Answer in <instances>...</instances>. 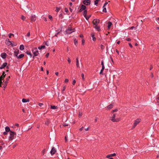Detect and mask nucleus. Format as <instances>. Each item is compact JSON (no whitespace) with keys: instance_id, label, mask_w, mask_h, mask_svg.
Segmentation results:
<instances>
[{"instance_id":"obj_1","label":"nucleus","mask_w":159,"mask_h":159,"mask_svg":"<svg viewBox=\"0 0 159 159\" xmlns=\"http://www.w3.org/2000/svg\"><path fill=\"white\" fill-rule=\"evenodd\" d=\"M4 74L5 72L3 71V74H2V75L1 76H0V86L2 87V88H3L4 89H5L6 87L7 84V83L10 78L9 76L7 78L6 80L5 81V84H3L2 80L5 77Z\"/></svg>"},{"instance_id":"obj_2","label":"nucleus","mask_w":159,"mask_h":159,"mask_svg":"<svg viewBox=\"0 0 159 159\" xmlns=\"http://www.w3.org/2000/svg\"><path fill=\"white\" fill-rule=\"evenodd\" d=\"M10 136L9 137V140H13L15 137H16V133L14 132H13L12 131H10Z\"/></svg>"},{"instance_id":"obj_3","label":"nucleus","mask_w":159,"mask_h":159,"mask_svg":"<svg viewBox=\"0 0 159 159\" xmlns=\"http://www.w3.org/2000/svg\"><path fill=\"white\" fill-rule=\"evenodd\" d=\"M32 51L34 56H36L38 55L39 54L37 48H34L32 49Z\"/></svg>"},{"instance_id":"obj_4","label":"nucleus","mask_w":159,"mask_h":159,"mask_svg":"<svg viewBox=\"0 0 159 159\" xmlns=\"http://www.w3.org/2000/svg\"><path fill=\"white\" fill-rule=\"evenodd\" d=\"M100 22V20L98 19H94L93 21V23L94 26L97 25Z\"/></svg>"},{"instance_id":"obj_5","label":"nucleus","mask_w":159,"mask_h":159,"mask_svg":"<svg viewBox=\"0 0 159 159\" xmlns=\"http://www.w3.org/2000/svg\"><path fill=\"white\" fill-rule=\"evenodd\" d=\"M116 117V114H114L112 117H111V120L113 122H117L119 121V120L118 119H115Z\"/></svg>"},{"instance_id":"obj_6","label":"nucleus","mask_w":159,"mask_h":159,"mask_svg":"<svg viewBox=\"0 0 159 159\" xmlns=\"http://www.w3.org/2000/svg\"><path fill=\"white\" fill-rule=\"evenodd\" d=\"M140 120L139 119H137L134 122V125L133 127V128H134L136 125L140 122Z\"/></svg>"},{"instance_id":"obj_7","label":"nucleus","mask_w":159,"mask_h":159,"mask_svg":"<svg viewBox=\"0 0 159 159\" xmlns=\"http://www.w3.org/2000/svg\"><path fill=\"white\" fill-rule=\"evenodd\" d=\"M83 3L86 5H88L90 4V0H84L83 1Z\"/></svg>"},{"instance_id":"obj_8","label":"nucleus","mask_w":159,"mask_h":159,"mask_svg":"<svg viewBox=\"0 0 159 159\" xmlns=\"http://www.w3.org/2000/svg\"><path fill=\"white\" fill-rule=\"evenodd\" d=\"M56 152V149L54 147H53L50 151L51 154L52 155L54 154Z\"/></svg>"},{"instance_id":"obj_9","label":"nucleus","mask_w":159,"mask_h":159,"mask_svg":"<svg viewBox=\"0 0 159 159\" xmlns=\"http://www.w3.org/2000/svg\"><path fill=\"white\" fill-rule=\"evenodd\" d=\"M73 31H72V30L70 28H69L66 31V33L67 34H70Z\"/></svg>"},{"instance_id":"obj_10","label":"nucleus","mask_w":159,"mask_h":159,"mask_svg":"<svg viewBox=\"0 0 159 159\" xmlns=\"http://www.w3.org/2000/svg\"><path fill=\"white\" fill-rule=\"evenodd\" d=\"M61 30H56V33L55 34V36H56V37H57V34H61Z\"/></svg>"},{"instance_id":"obj_11","label":"nucleus","mask_w":159,"mask_h":159,"mask_svg":"<svg viewBox=\"0 0 159 159\" xmlns=\"http://www.w3.org/2000/svg\"><path fill=\"white\" fill-rule=\"evenodd\" d=\"M86 8V7L84 5H82L80 7V9L79 10V12H80L82 11V10H84Z\"/></svg>"},{"instance_id":"obj_12","label":"nucleus","mask_w":159,"mask_h":159,"mask_svg":"<svg viewBox=\"0 0 159 159\" xmlns=\"http://www.w3.org/2000/svg\"><path fill=\"white\" fill-rule=\"evenodd\" d=\"M1 56L3 59H5L6 58L7 54L6 53L3 52L1 53Z\"/></svg>"},{"instance_id":"obj_13","label":"nucleus","mask_w":159,"mask_h":159,"mask_svg":"<svg viewBox=\"0 0 159 159\" xmlns=\"http://www.w3.org/2000/svg\"><path fill=\"white\" fill-rule=\"evenodd\" d=\"M7 63L6 62H4V63L0 66V69H2L3 68H4L7 65Z\"/></svg>"},{"instance_id":"obj_14","label":"nucleus","mask_w":159,"mask_h":159,"mask_svg":"<svg viewBox=\"0 0 159 159\" xmlns=\"http://www.w3.org/2000/svg\"><path fill=\"white\" fill-rule=\"evenodd\" d=\"M94 27L98 31H99L100 30V26L98 25L94 26Z\"/></svg>"},{"instance_id":"obj_15","label":"nucleus","mask_w":159,"mask_h":159,"mask_svg":"<svg viewBox=\"0 0 159 159\" xmlns=\"http://www.w3.org/2000/svg\"><path fill=\"white\" fill-rule=\"evenodd\" d=\"M113 106V103H111L110 105L108 106L107 107V108L109 110L112 108Z\"/></svg>"},{"instance_id":"obj_16","label":"nucleus","mask_w":159,"mask_h":159,"mask_svg":"<svg viewBox=\"0 0 159 159\" xmlns=\"http://www.w3.org/2000/svg\"><path fill=\"white\" fill-rule=\"evenodd\" d=\"M31 20L33 21H35L36 20V16L34 15H32Z\"/></svg>"},{"instance_id":"obj_17","label":"nucleus","mask_w":159,"mask_h":159,"mask_svg":"<svg viewBox=\"0 0 159 159\" xmlns=\"http://www.w3.org/2000/svg\"><path fill=\"white\" fill-rule=\"evenodd\" d=\"M76 65L77 67L78 68H79V60L78 58H76Z\"/></svg>"},{"instance_id":"obj_18","label":"nucleus","mask_w":159,"mask_h":159,"mask_svg":"<svg viewBox=\"0 0 159 159\" xmlns=\"http://www.w3.org/2000/svg\"><path fill=\"white\" fill-rule=\"evenodd\" d=\"M29 101H30V100L29 99H25V98H23L22 99V102H29Z\"/></svg>"},{"instance_id":"obj_19","label":"nucleus","mask_w":159,"mask_h":159,"mask_svg":"<svg viewBox=\"0 0 159 159\" xmlns=\"http://www.w3.org/2000/svg\"><path fill=\"white\" fill-rule=\"evenodd\" d=\"M112 24V22L110 21H109L108 23V28L109 29L110 27L111 26Z\"/></svg>"},{"instance_id":"obj_20","label":"nucleus","mask_w":159,"mask_h":159,"mask_svg":"<svg viewBox=\"0 0 159 159\" xmlns=\"http://www.w3.org/2000/svg\"><path fill=\"white\" fill-rule=\"evenodd\" d=\"M45 46L44 45L41 46H39L38 47V49L39 50H41L42 49H44L45 48Z\"/></svg>"},{"instance_id":"obj_21","label":"nucleus","mask_w":159,"mask_h":159,"mask_svg":"<svg viewBox=\"0 0 159 159\" xmlns=\"http://www.w3.org/2000/svg\"><path fill=\"white\" fill-rule=\"evenodd\" d=\"M116 155V154L114 153H113V154H111L108 155H107V158H109L110 157H112V156H115Z\"/></svg>"},{"instance_id":"obj_22","label":"nucleus","mask_w":159,"mask_h":159,"mask_svg":"<svg viewBox=\"0 0 159 159\" xmlns=\"http://www.w3.org/2000/svg\"><path fill=\"white\" fill-rule=\"evenodd\" d=\"M50 122V120L48 119H47L45 122V125H48L49 124Z\"/></svg>"},{"instance_id":"obj_23","label":"nucleus","mask_w":159,"mask_h":159,"mask_svg":"<svg viewBox=\"0 0 159 159\" xmlns=\"http://www.w3.org/2000/svg\"><path fill=\"white\" fill-rule=\"evenodd\" d=\"M5 130L7 132H10V131H11L10 130V128L8 127V126H7V127H6V128H5Z\"/></svg>"},{"instance_id":"obj_24","label":"nucleus","mask_w":159,"mask_h":159,"mask_svg":"<svg viewBox=\"0 0 159 159\" xmlns=\"http://www.w3.org/2000/svg\"><path fill=\"white\" fill-rule=\"evenodd\" d=\"M24 56L23 54H20L17 57V58L18 59H20L22 58Z\"/></svg>"},{"instance_id":"obj_25","label":"nucleus","mask_w":159,"mask_h":159,"mask_svg":"<svg viewBox=\"0 0 159 159\" xmlns=\"http://www.w3.org/2000/svg\"><path fill=\"white\" fill-rule=\"evenodd\" d=\"M21 50H22L24 49V46L22 44L20 45L19 48Z\"/></svg>"},{"instance_id":"obj_26","label":"nucleus","mask_w":159,"mask_h":159,"mask_svg":"<svg viewBox=\"0 0 159 159\" xmlns=\"http://www.w3.org/2000/svg\"><path fill=\"white\" fill-rule=\"evenodd\" d=\"M87 11L86 10H85L84 11L83 15L85 17H86V16H87Z\"/></svg>"},{"instance_id":"obj_27","label":"nucleus","mask_w":159,"mask_h":159,"mask_svg":"<svg viewBox=\"0 0 159 159\" xmlns=\"http://www.w3.org/2000/svg\"><path fill=\"white\" fill-rule=\"evenodd\" d=\"M61 8L60 7H57L56 8V11L57 12H58L60 11Z\"/></svg>"},{"instance_id":"obj_28","label":"nucleus","mask_w":159,"mask_h":159,"mask_svg":"<svg viewBox=\"0 0 159 159\" xmlns=\"http://www.w3.org/2000/svg\"><path fill=\"white\" fill-rule=\"evenodd\" d=\"M26 53L27 54V55H29L30 56V57H31L32 56V55L31 54V53L30 52H29V51H27L26 52Z\"/></svg>"},{"instance_id":"obj_29","label":"nucleus","mask_w":159,"mask_h":159,"mask_svg":"<svg viewBox=\"0 0 159 159\" xmlns=\"http://www.w3.org/2000/svg\"><path fill=\"white\" fill-rule=\"evenodd\" d=\"M91 37L93 41H94L96 40V38L94 37V35L93 34L91 35Z\"/></svg>"},{"instance_id":"obj_30","label":"nucleus","mask_w":159,"mask_h":159,"mask_svg":"<svg viewBox=\"0 0 159 159\" xmlns=\"http://www.w3.org/2000/svg\"><path fill=\"white\" fill-rule=\"evenodd\" d=\"M91 15H89V16H86V17H85V18L87 20H89V18L91 17Z\"/></svg>"},{"instance_id":"obj_31","label":"nucleus","mask_w":159,"mask_h":159,"mask_svg":"<svg viewBox=\"0 0 159 159\" xmlns=\"http://www.w3.org/2000/svg\"><path fill=\"white\" fill-rule=\"evenodd\" d=\"M74 44L75 45H77V44H78V42L76 39H75L74 40Z\"/></svg>"},{"instance_id":"obj_32","label":"nucleus","mask_w":159,"mask_h":159,"mask_svg":"<svg viewBox=\"0 0 159 159\" xmlns=\"http://www.w3.org/2000/svg\"><path fill=\"white\" fill-rule=\"evenodd\" d=\"M102 11L103 12H107L106 8V7H103V10Z\"/></svg>"},{"instance_id":"obj_33","label":"nucleus","mask_w":159,"mask_h":159,"mask_svg":"<svg viewBox=\"0 0 159 159\" xmlns=\"http://www.w3.org/2000/svg\"><path fill=\"white\" fill-rule=\"evenodd\" d=\"M57 108V107L55 106H51V108L53 109H56Z\"/></svg>"},{"instance_id":"obj_34","label":"nucleus","mask_w":159,"mask_h":159,"mask_svg":"<svg viewBox=\"0 0 159 159\" xmlns=\"http://www.w3.org/2000/svg\"><path fill=\"white\" fill-rule=\"evenodd\" d=\"M45 44L47 46H48L49 45V43L48 41H46L45 42Z\"/></svg>"},{"instance_id":"obj_35","label":"nucleus","mask_w":159,"mask_h":159,"mask_svg":"<svg viewBox=\"0 0 159 159\" xmlns=\"http://www.w3.org/2000/svg\"><path fill=\"white\" fill-rule=\"evenodd\" d=\"M6 41H8V43H9V44H11L12 42L9 41L8 39H7L6 40Z\"/></svg>"},{"instance_id":"obj_36","label":"nucleus","mask_w":159,"mask_h":159,"mask_svg":"<svg viewBox=\"0 0 159 159\" xmlns=\"http://www.w3.org/2000/svg\"><path fill=\"white\" fill-rule=\"evenodd\" d=\"M99 1V0H96L94 1V4L96 5L98 4V2Z\"/></svg>"},{"instance_id":"obj_37","label":"nucleus","mask_w":159,"mask_h":159,"mask_svg":"<svg viewBox=\"0 0 159 159\" xmlns=\"http://www.w3.org/2000/svg\"><path fill=\"white\" fill-rule=\"evenodd\" d=\"M102 50H103L104 49V46L101 44L100 46Z\"/></svg>"},{"instance_id":"obj_38","label":"nucleus","mask_w":159,"mask_h":159,"mask_svg":"<svg viewBox=\"0 0 159 159\" xmlns=\"http://www.w3.org/2000/svg\"><path fill=\"white\" fill-rule=\"evenodd\" d=\"M76 83V80L75 79H73V82H72V84L73 85H75V84Z\"/></svg>"},{"instance_id":"obj_39","label":"nucleus","mask_w":159,"mask_h":159,"mask_svg":"<svg viewBox=\"0 0 159 159\" xmlns=\"http://www.w3.org/2000/svg\"><path fill=\"white\" fill-rule=\"evenodd\" d=\"M12 35L13 36H14V34H13L10 33V34H9L8 35L9 38H11V36H12Z\"/></svg>"},{"instance_id":"obj_40","label":"nucleus","mask_w":159,"mask_h":159,"mask_svg":"<svg viewBox=\"0 0 159 159\" xmlns=\"http://www.w3.org/2000/svg\"><path fill=\"white\" fill-rule=\"evenodd\" d=\"M25 19V17L23 16H21V19L23 20H24Z\"/></svg>"},{"instance_id":"obj_41","label":"nucleus","mask_w":159,"mask_h":159,"mask_svg":"<svg viewBox=\"0 0 159 159\" xmlns=\"http://www.w3.org/2000/svg\"><path fill=\"white\" fill-rule=\"evenodd\" d=\"M81 76L82 77V79L83 80H84V75L83 73H82L81 74Z\"/></svg>"},{"instance_id":"obj_42","label":"nucleus","mask_w":159,"mask_h":159,"mask_svg":"<svg viewBox=\"0 0 159 159\" xmlns=\"http://www.w3.org/2000/svg\"><path fill=\"white\" fill-rule=\"evenodd\" d=\"M30 36V32H29L27 33V35L25 36H27L28 37H29Z\"/></svg>"},{"instance_id":"obj_43","label":"nucleus","mask_w":159,"mask_h":159,"mask_svg":"<svg viewBox=\"0 0 159 159\" xmlns=\"http://www.w3.org/2000/svg\"><path fill=\"white\" fill-rule=\"evenodd\" d=\"M65 11L66 12V13H67L69 11L68 10V9H67V8H65Z\"/></svg>"},{"instance_id":"obj_44","label":"nucleus","mask_w":159,"mask_h":159,"mask_svg":"<svg viewBox=\"0 0 159 159\" xmlns=\"http://www.w3.org/2000/svg\"><path fill=\"white\" fill-rule=\"evenodd\" d=\"M14 53L15 55H16L17 57V55L18 54V52L15 51L14 52Z\"/></svg>"},{"instance_id":"obj_45","label":"nucleus","mask_w":159,"mask_h":159,"mask_svg":"<svg viewBox=\"0 0 159 159\" xmlns=\"http://www.w3.org/2000/svg\"><path fill=\"white\" fill-rule=\"evenodd\" d=\"M69 81V80L68 79H66L65 80V83H67Z\"/></svg>"},{"instance_id":"obj_46","label":"nucleus","mask_w":159,"mask_h":159,"mask_svg":"<svg viewBox=\"0 0 159 159\" xmlns=\"http://www.w3.org/2000/svg\"><path fill=\"white\" fill-rule=\"evenodd\" d=\"M126 40L128 41H130L131 40V39L129 38L126 39Z\"/></svg>"},{"instance_id":"obj_47","label":"nucleus","mask_w":159,"mask_h":159,"mask_svg":"<svg viewBox=\"0 0 159 159\" xmlns=\"http://www.w3.org/2000/svg\"><path fill=\"white\" fill-rule=\"evenodd\" d=\"M135 27L134 26H132L129 28V29L130 30H133L134 28H135Z\"/></svg>"},{"instance_id":"obj_48","label":"nucleus","mask_w":159,"mask_h":159,"mask_svg":"<svg viewBox=\"0 0 159 159\" xmlns=\"http://www.w3.org/2000/svg\"><path fill=\"white\" fill-rule=\"evenodd\" d=\"M63 125L64 126H66L68 125V124H66V123H63Z\"/></svg>"},{"instance_id":"obj_49","label":"nucleus","mask_w":159,"mask_h":159,"mask_svg":"<svg viewBox=\"0 0 159 159\" xmlns=\"http://www.w3.org/2000/svg\"><path fill=\"white\" fill-rule=\"evenodd\" d=\"M108 3L107 2H106L104 4V5L103 7H105L107 5Z\"/></svg>"},{"instance_id":"obj_50","label":"nucleus","mask_w":159,"mask_h":159,"mask_svg":"<svg viewBox=\"0 0 159 159\" xmlns=\"http://www.w3.org/2000/svg\"><path fill=\"white\" fill-rule=\"evenodd\" d=\"M38 105L40 107H41L43 105V104L42 103H39Z\"/></svg>"},{"instance_id":"obj_51","label":"nucleus","mask_w":159,"mask_h":159,"mask_svg":"<svg viewBox=\"0 0 159 159\" xmlns=\"http://www.w3.org/2000/svg\"><path fill=\"white\" fill-rule=\"evenodd\" d=\"M103 71V70H101L100 71V74H102Z\"/></svg>"},{"instance_id":"obj_52","label":"nucleus","mask_w":159,"mask_h":159,"mask_svg":"<svg viewBox=\"0 0 159 159\" xmlns=\"http://www.w3.org/2000/svg\"><path fill=\"white\" fill-rule=\"evenodd\" d=\"M117 109H115L113 110L112 111V112H116L117 111Z\"/></svg>"},{"instance_id":"obj_53","label":"nucleus","mask_w":159,"mask_h":159,"mask_svg":"<svg viewBox=\"0 0 159 159\" xmlns=\"http://www.w3.org/2000/svg\"><path fill=\"white\" fill-rule=\"evenodd\" d=\"M67 61L69 63H70L71 62V60L69 58H68Z\"/></svg>"},{"instance_id":"obj_54","label":"nucleus","mask_w":159,"mask_h":159,"mask_svg":"<svg viewBox=\"0 0 159 159\" xmlns=\"http://www.w3.org/2000/svg\"><path fill=\"white\" fill-rule=\"evenodd\" d=\"M48 18L50 19H52V16H50V15H49L48 16Z\"/></svg>"},{"instance_id":"obj_55","label":"nucleus","mask_w":159,"mask_h":159,"mask_svg":"<svg viewBox=\"0 0 159 159\" xmlns=\"http://www.w3.org/2000/svg\"><path fill=\"white\" fill-rule=\"evenodd\" d=\"M84 39H83L82 40V44L83 45L84 43Z\"/></svg>"},{"instance_id":"obj_56","label":"nucleus","mask_w":159,"mask_h":159,"mask_svg":"<svg viewBox=\"0 0 159 159\" xmlns=\"http://www.w3.org/2000/svg\"><path fill=\"white\" fill-rule=\"evenodd\" d=\"M104 69H105L104 66H102V68L101 70H104Z\"/></svg>"},{"instance_id":"obj_57","label":"nucleus","mask_w":159,"mask_h":159,"mask_svg":"<svg viewBox=\"0 0 159 159\" xmlns=\"http://www.w3.org/2000/svg\"><path fill=\"white\" fill-rule=\"evenodd\" d=\"M49 53H47V54H46V57H48L49 56Z\"/></svg>"},{"instance_id":"obj_58","label":"nucleus","mask_w":159,"mask_h":159,"mask_svg":"<svg viewBox=\"0 0 159 159\" xmlns=\"http://www.w3.org/2000/svg\"><path fill=\"white\" fill-rule=\"evenodd\" d=\"M129 44L131 48H132L133 47L132 45L130 43H129Z\"/></svg>"},{"instance_id":"obj_59","label":"nucleus","mask_w":159,"mask_h":159,"mask_svg":"<svg viewBox=\"0 0 159 159\" xmlns=\"http://www.w3.org/2000/svg\"><path fill=\"white\" fill-rule=\"evenodd\" d=\"M101 65H102V66H104L103 61H101Z\"/></svg>"},{"instance_id":"obj_60","label":"nucleus","mask_w":159,"mask_h":159,"mask_svg":"<svg viewBox=\"0 0 159 159\" xmlns=\"http://www.w3.org/2000/svg\"><path fill=\"white\" fill-rule=\"evenodd\" d=\"M69 9H70V11L71 12H72L73 11V9H71V8H70Z\"/></svg>"},{"instance_id":"obj_61","label":"nucleus","mask_w":159,"mask_h":159,"mask_svg":"<svg viewBox=\"0 0 159 159\" xmlns=\"http://www.w3.org/2000/svg\"><path fill=\"white\" fill-rule=\"evenodd\" d=\"M116 52H117V53L118 54H119V51L118 50H117V49L116 50Z\"/></svg>"},{"instance_id":"obj_62","label":"nucleus","mask_w":159,"mask_h":159,"mask_svg":"<svg viewBox=\"0 0 159 159\" xmlns=\"http://www.w3.org/2000/svg\"><path fill=\"white\" fill-rule=\"evenodd\" d=\"M7 132H4L3 133V134L4 135H6L7 134Z\"/></svg>"},{"instance_id":"obj_63","label":"nucleus","mask_w":159,"mask_h":159,"mask_svg":"<svg viewBox=\"0 0 159 159\" xmlns=\"http://www.w3.org/2000/svg\"><path fill=\"white\" fill-rule=\"evenodd\" d=\"M19 126V125L18 124H16V125H15V126L18 127Z\"/></svg>"},{"instance_id":"obj_64","label":"nucleus","mask_w":159,"mask_h":159,"mask_svg":"<svg viewBox=\"0 0 159 159\" xmlns=\"http://www.w3.org/2000/svg\"><path fill=\"white\" fill-rule=\"evenodd\" d=\"M83 129V127H81L80 130V131H82Z\"/></svg>"}]
</instances>
